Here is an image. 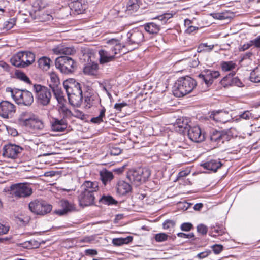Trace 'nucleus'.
I'll return each mask as SVG.
<instances>
[{"mask_svg":"<svg viewBox=\"0 0 260 260\" xmlns=\"http://www.w3.org/2000/svg\"><path fill=\"white\" fill-rule=\"evenodd\" d=\"M198 27L193 26H189V28H187L185 29V33L188 35L194 34L198 30Z\"/></svg>","mask_w":260,"mask_h":260,"instance_id":"60","label":"nucleus"},{"mask_svg":"<svg viewBox=\"0 0 260 260\" xmlns=\"http://www.w3.org/2000/svg\"><path fill=\"white\" fill-rule=\"evenodd\" d=\"M250 79L252 82L255 83L260 82V66L255 68L251 73Z\"/></svg>","mask_w":260,"mask_h":260,"instance_id":"45","label":"nucleus"},{"mask_svg":"<svg viewBox=\"0 0 260 260\" xmlns=\"http://www.w3.org/2000/svg\"><path fill=\"white\" fill-rule=\"evenodd\" d=\"M44 172L38 168H34V178L44 176Z\"/></svg>","mask_w":260,"mask_h":260,"instance_id":"62","label":"nucleus"},{"mask_svg":"<svg viewBox=\"0 0 260 260\" xmlns=\"http://www.w3.org/2000/svg\"><path fill=\"white\" fill-rule=\"evenodd\" d=\"M107 43L112 46L110 49L112 51L118 52L120 54L122 53L121 50L124 47L120 43L119 40L115 38L108 40Z\"/></svg>","mask_w":260,"mask_h":260,"instance_id":"27","label":"nucleus"},{"mask_svg":"<svg viewBox=\"0 0 260 260\" xmlns=\"http://www.w3.org/2000/svg\"><path fill=\"white\" fill-rule=\"evenodd\" d=\"M64 86L68 97L70 103L75 106H80L81 105L82 101V91L80 84L77 82L74 84V89L73 87L65 85Z\"/></svg>","mask_w":260,"mask_h":260,"instance_id":"5","label":"nucleus"},{"mask_svg":"<svg viewBox=\"0 0 260 260\" xmlns=\"http://www.w3.org/2000/svg\"><path fill=\"white\" fill-rule=\"evenodd\" d=\"M15 77L18 79L26 83L29 84H31V82L29 78L25 75V74L18 70H16L15 72Z\"/></svg>","mask_w":260,"mask_h":260,"instance_id":"41","label":"nucleus"},{"mask_svg":"<svg viewBox=\"0 0 260 260\" xmlns=\"http://www.w3.org/2000/svg\"><path fill=\"white\" fill-rule=\"evenodd\" d=\"M192 228L193 225L189 222L183 223L180 226V229L182 231L188 232L190 231Z\"/></svg>","mask_w":260,"mask_h":260,"instance_id":"55","label":"nucleus"},{"mask_svg":"<svg viewBox=\"0 0 260 260\" xmlns=\"http://www.w3.org/2000/svg\"><path fill=\"white\" fill-rule=\"evenodd\" d=\"M31 185V183L28 182L12 184L10 186V194L17 199L29 197L32 193Z\"/></svg>","mask_w":260,"mask_h":260,"instance_id":"7","label":"nucleus"},{"mask_svg":"<svg viewBox=\"0 0 260 260\" xmlns=\"http://www.w3.org/2000/svg\"><path fill=\"white\" fill-rule=\"evenodd\" d=\"M220 75L218 71L205 70L198 75V77L205 83L207 88L213 84L214 80L220 76Z\"/></svg>","mask_w":260,"mask_h":260,"instance_id":"8","label":"nucleus"},{"mask_svg":"<svg viewBox=\"0 0 260 260\" xmlns=\"http://www.w3.org/2000/svg\"><path fill=\"white\" fill-rule=\"evenodd\" d=\"M55 64L61 73L69 74L73 73L76 69V62L71 57L61 56L55 59Z\"/></svg>","mask_w":260,"mask_h":260,"instance_id":"6","label":"nucleus"},{"mask_svg":"<svg viewBox=\"0 0 260 260\" xmlns=\"http://www.w3.org/2000/svg\"><path fill=\"white\" fill-rule=\"evenodd\" d=\"M236 63L233 61H223L220 63L221 68L224 72L233 71L236 68Z\"/></svg>","mask_w":260,"mask_h":260,"instance_id":"37","label":"nucleus"},{"mask_svg":"<svg viewBox=\"0 0 260 260\" xmlns=\"http://www.w3.org/2000/svg\"><path fill=\"white\" fill-rule=\"evenodd\" d=\"M52 91L55 99L57 101L58 108L64 106L66 101L61 90L59 88H56V90Z\"/></svg>","mask_w":260,"mask_h":260,"instance_id":"31","label":"nucleus"},{"mask_svg":"<svg viewBox=\"0 0 260 260\" xmlns=\"http://www.w3.org/2000/svg\"><path fill=\"white\" fill-rule=\"evenodd\" d=\"M99 201L101 203L107 205H115L117 203V202L111 196L104 195L101 198Z\"/></svg>","mask_w":260,"mask_h":260,"instance_id":"43","label":"nucleus"},{"mask_svg":"<svg viewBox=\"0 0 260 260\" xmlns=\"http://www.w3.org/2000/svg\"><path fill=\"white\" fill-rule=\"evenodd\" d=\"M59 205L61 209L56 210L54 213L59 216H63L71 211L72 209V205L67 200L60 201Z\"/></svg>","mask_w":260,"mask_h":260,"instance_id":"22","label":"nucleus"},{"mask_svg":"<svg viewBox=\"0 0 260 260\" xmlns=\"http://www.w3.org/2000/svg\"><path fill=\"white\" fill-rule=\"evenodd\" d=\"M82 191L94 194L99 190V183L96 181H85L81 186Z\"/></svg>","mask_w":260,"mask_h":260,"instance_id":"21","label":"nucleus"},{"mask_svg":"<svg viewBox=\"0 0 260 260\" xmlns=\"http://www.w3.org/2000/svg\"><path fill=\"white\" fill-rule=\"evenodd\" d=\"M95 194L87 191H81L78 196V200L80 206L85 207L94 204Z\"/></svg>","mask_w":260,"mask_h":260,"instance_id":"13","label":"nucleus"},{"mask_svg":"<svg viewBox=\"0 0 260 260\" xmlns=\"http://www.w3.org/2000/svg\"><path fill=\"white\" fill-rule=\"evenodd\" d=\"M53 51L56 54H64L71 55L75 53L76 50L73 47H65L62 45H58L53 49Z\"/></svg>","mask_w":260,"mask_h":260,"instance_id":"23","label":"nucleus"},{"mask_svg":"<svg viewBox=\"0 0 260 260\" xmlns=\"http://www.w3.org/2000/svg\"><path fill=\"white\" fill-rule=\"evenodd\" d=\"M52 210V206L43 202L34 201V213L37 215H44Z\"/></svg>","mask_w":260,"mask_h":260,"instance_id":"15","label":"nucleus"},{"mask_svg":"<svg viewBox=\"0 0 260 260\" xmlns=\"http://www.w3.org/2000/svg\"><path fill=\"white\" fill-rule=\"evenodd\" d=\"M235 73H230L228 76L224 77L221 81V84L224 87L228 86L235 85L238 87L242 86L243 83L237 77H233Z\"/></svg>","mask_w":260,"mask_h":260,"instance_id":"20","label":"nucleus"},{"mask_svg":"<svg viewBox=\"0 0 260 260\" xmlns=\"http://www.w3.org/2000/svg\"><path fill=\"white\" fill-rule=\"evenodd\" d=\"M50 82L49 87L52 90H56L58 88V86L59 84V79L57 76L54 73H51L50 75Z\"/></svg>","mask_w":260,"mask_h":260,"instance_id":"38","label":"nucleus"},{"mask_svg":"<svg viewBox=\"0 0 260 260\" xmlns=\"http://www.w3.org/2000/svg\"><path fill=\"white\" fill-rule=\"evenodd\" d=\"M58 111L60 113H62L63 118H70L73 116L71 111L67 108L65 105L59 107Z\"/></svg>","mask_w":260,"mask_h":260,"instance_id":"47","label":"nucleus"},{"mask_svg":"<svg viewBox=\"0 0 260 260\" xmlns=\"http://www.w3.org/2000/svg\"><path fill=\"white\" fill-rule=\"evenodd\" d=\"M197 232L202 235H205L208 232V228L203 224H200L197 227Z\"/></svg>","mask_w":260,"mask_h":260,"instance_id":"53","label":"nucleus"},{"mask_svg":"<svg viewBox=\"0 0 260 260\" xmlns=\"http://www.w3.org/2000/svg\"><path fill=\"white\" fill-rule=\"evenodd\" d=\"M175 225V223L173 220H166L163 224L162 227L164 230L171 231Z\"/></svg>","mask_w":260,"mask_h":260,"instance_id":"51","label":"nucleus"},{"mask_svg":"<svg viewBox=\"0 0 260 260\" xmlns=\"http://www.w3.org/2000/svg\"><path fill=\"white\" fill-rule=\"evenodd\" d=\"M211 253V251L210 250H206L204 251L198 253L196 257L200 259L207 257Z\"/></svg>","mask_w":260,"mask_h":260,"instance_id":"56","label":"nucleus"},{"mask_svg":"<svg viewBox=\"0 0 260 260\" xmlns=\"http://www.w3.org/2000/svg\"><path fill=\"white\" fill-rule=\"evenodd\" d=\"M100 177L102 183L106 186L113 179V174L112 172L105 170L100 172Z\"/></svg>","mask_w":260,"mask_h":260,"instance_id":"28","label":"nucleus"},{"mask_svg":"<svg viewBox=\"0 0 260 260\" xmlns=\"http://www.w3.org/2000/svg\"><path fill=\"white\" fill-rule=\"evenodd\" d=\"M117 193L119 196H124L131 191L132 189L130 184L124 181H119L116 186Z\"/></svg>","mask_w":260,"mask_h":260,"instance_id":"26","label":"nucleus"},{"mask_svg":"<svg viewBox=\"0 0 260 260\" xmlns=\"http://www.w3.org/2000/svg\"><path fill=\"white\" fill-rule=\"evenodd\" d=\"M228 113L222 110L213 111L211 112L210 118L217 122L225 123L228 120L224 118L228 116Z\"/></svg>","mask_w":260,"mask_h":260,"instance_id":"25","label":"nucleus"},{"mask_svg":"<svg viewBox=\"0 0 260 260\" xmlns=\"http://www.w3.org/2000/svg\"><path fill=\"white\" fill-rule=\"evenodd\" d=\"M51 60L49 58L45 56L41 57L38 60V67L43 71H47L50 67Z\"/></svg>","mask_w":260,"mask_h":260,"instance_id":"32","label":"nucleus"},{"mask_svg":"<svg viewBox=\"0 0 260 260\" xmlns=\"http://www.w3.org/2000/svg\"><path fill=\"white\" fill-rule=\"evenodd\" d=\"M16 20L15 19H10L5 23V28L7 29H10L15 25Z\"/></svg>","mask_w":260,"mask_h":260,"instance_id":"57","label":"nucleus"},{"mask_svg":"<svg viewBox=\"0 0 260 260\" xmlns=\"http://www.w3.org/2000/svg\"><path fill=\"white\" fill-rule=\"evenodd\" d=\"M118 53V52L112 51L111 49L109 50H100L99 51L100 63L104 64L112 61L115 58V55Z\"/></svg>","mask_w":260,"mask_h":260,"instance_id":"17","label":"nucleus"},{"mask_svg":"<svg viewBox=\"0 0 260 260\" xmlns=\"http://www.w3.org/2000/svg\"><path fill=\"white\" fill-rule=\"evenodd\" d=\"M169 237H171L167 234L164 233H160L156 234L155 235V240L157 242H162L168 240Z\"/></svg>","mask_w":260,"mask_h":260,"instance_id":"49","label":"nucleus"},{"mask_svg":"<svg viewBox=\"0 0 260 260\" xmlns=\"http://www.w3.org/2000/svg\"><path fill=\"white\" fill-rule=\"evenodd\" d=\"M34 91L36 102L38 106H45L50 103L51 92L49 88L40 84H34Z\"/></svg>","mask_w":260,"mask_h":260,"instance_id":"3","label":"nucleus"},{"mask_svg":"<svg viewBox=\"0 0 260 260\" xmlns=\"http://www.w3.org/2000/svg\"><path fill=\"white\" fill-rule=\"evenodd\" d=\"M139 8L138 0H128L125 12L127 14L133 15Z\"/></svg>","mask_w":260,"mask_h":260,"instance_id":"29","label":"nucleus"},{"mask_svg":"<svg viewBox=\"0 0 260 260\" xmlns=\"http://www.w3.org/2000/svg\"><path fill=\"white\" fill-rule=\"evenodd\" d=\"M71 9L78 13H81L85 9V5L80 1L77 0L71 2L70 4Z\"/></svg>","mask_w":260,"mask_h":260,"instance_id":"33","label":"nucleus"},{"mask_svg":"<svg viewBox=\"0 0 260 260\" xmlns=\"http://www.w3.org/2000/svg\"><path fill=\"white\" fill-rule=\"evenodd\" d=\"M10 91L11 92L12 96L16 102L18 103H21L22 98L24 93V90L11 89Z\"/></svg>","mask_w":260,"mask_h":260,"instance_id":"40","label":"nucleus"},{"mask_svg":"<svg viewBox=\"0 0 260 260\" xmlns=\"http://www.w3.org/2000/svg\"><path fill=\"white\" fill-rule=\"evenodd\" d=\"M67 127V123L63 119L53 118L51 121V129L54 132H63Z\"/></svg>","mask_w":260,"mask_h":260,"instance_id":"24","label":"nucleus"},{"mask_svg":"<svg viewBox=\"0 0 260 260\" xmlns=\"http://www.w3.org/2000/svg\"><path fill=\"white\" fill-rule=\"evenodd\" d=\"M85 254L87 256H93L96 255L98 253V251L94 249H87L84 251Z\"/></svg>","mask_w":260,"mask_h":260,"instance_id":"63","label":"nucleus"},{"mask_svg":"<svg viewBox=\"0 0 260 260\" xmlns=\"http://www.w3.org/2000/svg\"><path fill=\"white\" fill-rule=\"evenodd\" d=\"M16 107L12 103L3 101L0 103V116L5 118L12 117L16 112Z\"/></svg>","mask_w":260,"mask_h":260,"instance_id":"10","label":"nucleus"},{"mask_svg":"<svg viewBox=\"0 0 260 260\" xmlns=\"http://www.w3.org/2000/svg\"><path fill=\"white\" fill-rule=\"evenodd\" d=\"M145 31L149 34H156L160 30V26L154 22H149L143 25Z\"/></svg>","mask_w":260,"mask_h":260,"instance_id":"30","label":"nucleus"},{"mask_svg":"<svg viewBox=\"0 0 260 260\" xmlns=\"http://www.w3.org/2000/svg\"><path fill=\"white\" fill-rule=\"evenodd\" d=\"M225 232V229L222 226H216L212 228V233H215L211 235L213 237H216L218 235H221Z\"/></svg>","mask_w":260,"mask_h":260,"instance_id":"50","label":"nucleus"},{"mask_svg":"<svg viewBox=\"0 0 260 260\" xmlns=\"http://www.w3.org/2000/svg\"><path fill=\"white\" fill-rule=\"evenodd\" d=\"M133 239V237L131 236H127L125 238H114L112 240V244L115 246H121L123 244H127L131 243Z\"/></svg>","mask_w":260,"mask_h":260,"instance_id":"34","label":"nucleus"},{"mask_svg":"<svg viewBox=\"0 0 260 260\" xmlns=\"http://www.w3.org/2000/svg\"><path fill=\"white\" fill-rule=\"evenodd\" d=\"M10 229L8 225L3 224L0 223V235H4L7 234Z\"/></svg>","mask_w":260,"mask_h":260,"instance_id":"61","label":"nucleus"},{"mask_svg":"<svg viewBox=\"0 0 260 260\" xmlns=\"http://www.w3.org/2000/svg\"><path fill=\"white\" fill-rule=\"evenodd\" d=\"M21 150L22 148L18 145L14 144L7 145L3 148V155L5 157L15 159Z\"/></svg>","mask_w":260,"mask_h":260,"instance_id":"11","label":"nucleus"},{"mask_svg":"<svg viewBox=\"0 0 260 260\" xmlns=\"http://www.w3.org/2000/svg\"><path fill=\"white\" fill-rule=\"evenodd\" d=\"M196 86V80L190 76L180 77L173 86V94L176 97L184 96L192 92Z\"/></svg>","mask_w":260,"mask_h":260,"instance_id":"1","label":"nucleus"},{"mask_svg":"<svg viewBox=\"0 0 260 260\" xmlns=\"http://www.w3.org/2000/svg\"><path fill=\"white\" fill-rule=\"evenodd\" d=\"M233 137L231 129L213 130L210 133V143L214 147L220 146L225 141H230Z\"/></svg>","mask_w":260,"mask_h":260,"instance_id":"4","label":"nucleus"},{"mask_svg":"<svg viewBox=\"0 0 260 260\" xmlns=\"http://www.w3.org/2000/svg\"><path fill=\"white\" fill-rule=\"evenodd\" d=\"M44 7V5L42 0H36L34 3V11H40Z\"/></svg>","mask_w":260,"mask_h":260,"instance_id":"54","label":"nucleus"},{"mask_svg":"<svg viewBox=\"0 0 260 260\" xmlns=\"http://www.w3.org/2000/svg\"><path fill=\"white\" fill-rule=\"evenodd\" d=\"M144 39V34L138 28H133L127 34V43L129 45H139Z\"/></svg>","mask_w":260,"mask_h":260,"instance_id":"9","label":"nucleus"},{"mask_svg":"<svg viewBox=\"0 0 260 260\" xmlns=\"http://www.w3.org/2000/svg\"><path fill=\"white\" fill-rule=\"evenodd\" d=\"M150 174V171L148 168H138L129 170L127 173V178L132 184L138 186L145 182Z\"/></svg>","mask_w":260,"mask_h":260,"instance_id":"2","label":"nucleus"},{"mask_svg":"<svg viewBox=\"0 0 260 260\" xmlns=\"http://www.w3.org/2000/svg\"><path fill=\"white\" fill-rule=\"evenodd\" d=\"M21 57H22V55H21V52H18L11 58L10 61L11 63L16 67L23 68V63L22 62H21L22 60Z\"/></svg>","mask_w":260,"mask_h":260,"instance_id":"36","label":"nucleus"},{"mask_svg":"<svg viewBox=\"0 0 260 260\" xmlns=\"http://www.w3.org/2000/svg\"><path fill=\"white\" fill-rule=\"evenodd\" d=\"M212 248L214 253L216 254H219L223 249V247L222 245L218 244L213 245Z\"/></svg>","mask_w":260,"mask_h":260,"instance_id":"59","label":"nucleus"},{"mask_svg":"<svg viewBox=\"0 0 260 260\" xmlns=\"http://www.w3.org/2000/svg\"><path fill=\"white\" fill-rule=\"evenodd\" d=\"M122 152V150L117 146H112L109 149V153L111 155L117 156L119 155Z\"/></svg>","mask_w":260,"mask_h":260,"instance_id":"52","label":"nucleus"},{"mask_svg":"<svg viewBox=\"0 0 260 260\" xmlns=\"http://www.w3.org/2000/svg\"><path fill=\"white\" fill-rule=\"evenodd\" d=\"M240 117L245 120H248L252 117V114L249 111H245L240 115Z\"/></svg>","mask_w":260,"mask_h":260,"instance_id":"64","label":"nucleus"},{"mask_svg":"<svg viewBox=\"0 0 260 260\" xmlns=\"http://www.w3.org/2000/svg\"><path fill=\"white\" fill-rule=\"evenodd\" d=\"M101 102V99L97 93L87 92L85 95L84 105L86 109L95 106Z\"/></svg>","mask_w":260,"mask_h":260,"instance_id":"16","label":"nucleus"},{"mask_svg":"<svg viewBox=\"0 0 260 260\" xmlns=\"http://www.w3.org/2000/svg\"><path fill=\"white\" fill-rule=\"evenodd\" d=\"M187 133L189 138L194 142H201L205 139V135L202 133L201 129L198 126L190 127Z\"/></svg>","mask_w":260,"mask_h":260,"instance_id":"12","label":"nucleus"},{"mask_svg":"<svg viewBox=\"0 0 260 260\" xmlns=\"http://www.w3.org/2000/svg\"><path fill=\"white\" fill-rule=\"evenodd\" d=\"M44 127V125L42 120L34 115V130H42Z\"/></svg>","mask_w":260,"mask_h":260,"instance_id":"48","label":"nucleus"},{"mask_svg":"<svg viewBox=\"0 0 260 260\" xmlns=\"http://www.w3.org/2000/svg\"><path fill=\"white\" fill-rule=\"evenodd\" d=\"M105 112L106 109L104 107H102V109L100 110L99 115L97 117L92 118L90 120L91 122L95 124H100L103 122V118L105 117Z\"/></svg>","mask_w":260,"mask_h":260,"instance_id":"44","label":"nucleus"},{"mask_svg":"<svg viewBox=\"0 0 260 260\" xmlns=\"http://www.w3.org/2000/svg\"><path fill=\"white\" fill-rule=\"evenodd\" d=\"M32 103V93L26 90H24V93L22 98L21 103L26 106H30Z\"/></svg>","mask_w":260,"mask_h":260,"instance_id":"39","label":"nucleus"},{"mask_svg":"<svg viewBox=\"0 0 260 260\" xmlns=\"http://www.w3.org/2000/svg\"><path fill=\"white\" fill-rule=\"evenodd\" d=\"M19 125L31 128L32 124V113L31 112H23L18 118Z\"/></svg>","mask_w":260,"mask_h":260,"instance_id":"18","label":"nucleus"},{"mask_svg":"<svg viewBox=\"0 0 260 260\" xmlns=\"http://www.w3.org/2000/svg\"><path fill=\"white\" fill-rule=\"evenodd\" d=\"M98 69V64L94 62L87 64L83 69V72L87 75H93L96 74Z\"/></svg>","mask_w":260,"mask_h":260,"instance_id":"35","label":"nucleus"},{"mask_svg":"<svg viewBox=\"0 0 260 260\" xmlns=\"http://www.w3.org/2000/svg\"><path fill=\"white\" fill-rule=\"evenodd\" d=\"M21 55H22L21 62H22L23 68H25L31 64V62L28 59L32 54L31 52L21 51Z\"/></svg>","mask_w":260,"mask_h":260,"instance_id":"42","label":"nucleus"},{"mask_svg":"<svg viewBox=\"0 0 260 260\" xmlns=\"http://www.w3.org/2000/svg\"><path fill=\"white\" fill-rule=\"evenodd\" d=\"M189 122V119L186 117L177 119L174 125L176 131L185 134L191 127Z\"/></svg>","mask_w":260,"mask_h":260,"instance_id":"14","label":"nucleus"},{"mask_svg":"<svg viewBox=\"0 0 260 260\" xmlns=\"http://www.w3.org/2000/svg\"><path fill=\"white\" fill-rule=\"evenodd\" d=\"M204 169L208 170L211 172H216L223 165L220 159H211L202 164Z\"/></svg>","mask_w":260,"mask_h":260,"instance_id":"19","label":"nucleus"},{"mask_svg":"<svg viewBox=\"0 0 260 260\" xmlns=\"http://www.w3.org/2000/svg\"><path fill=\"white\" fill-rule=\"evenodd\" d=\"M214 47V45H208V44L206 43H201L198 47L197 52H210L211 50H213Z\"/></svg>","mask_w":260,"mask_h":260,"instance_id":"46","label":"nucleus"},{"mask_svg":"<svg viewBox=\"0 0 260 260\" xmlns=\"http://www.w3.org/2000/svg\"><path fill=\"white\" fill-rule=\"evenodd\" d=\"M177 235L178 237L184 239H190L194 237V234L193 233L185 234L184 233L180 232L177 233Z\"/></svg>","mask_w":260,"mask_h":260,"instance_id":"58","label":"nucleus"}]
</instances>
